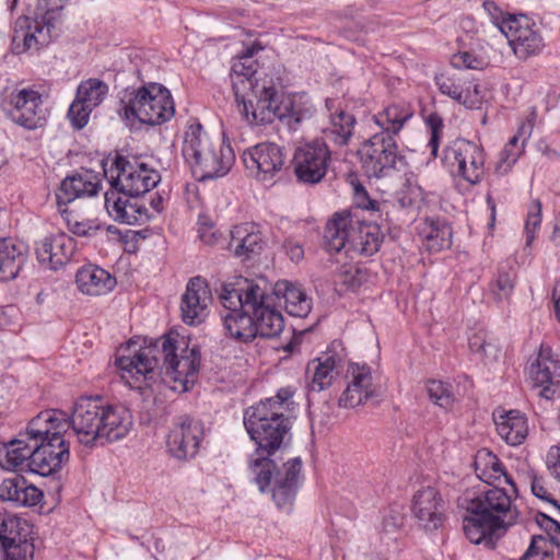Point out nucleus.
Segmentation results:
<instances>
[{
  "label": "nucleus",
  "mask_w": 560,
  "mask_h": 560,
  "mask_svg": "<svg viewBox=\"0 0 560 560\" xmlns=\"http://www.w3.org/2000/svg\"><path fill=\"white\" fill-rule=\"evenodd\" d=\"M475 470L480 480L491 485L501 477L505 478V482L512 486L514 492H517L516 485L511 476L504 469L502 462L488 450H481L475 458Z\"/></svg>",
  "instance_id": "obj_37"
},
{
  "label": "nucleus",
  "mask_w": 560,
  "mask_h": 560,
  "mask_svg": "<svg viewBox=\"0 0 560 560\" xmlns=\"http://www.w3.org/2000/svg\"><path fill=\"white\" fill-rule=\"evenodd\" d=\"M104 176L110 184L109 189H117L122 195L140 197L161 182L160 173L136 156L117 154L107 167L103 165Z\"/></svg>",
  "instance_id": "obj_10"
},
{
  "label": "nucleus",
  "mask_w": 560,
  "mask_h": 560,
  "mask_svg": "<svg viewBox=\"0 0 560 560\" xmlns=\"http://www.w3.org/2000/svg\"><path fill=\"white\" fill-rule=\"evenodd\" d=\"M266 246L267 240L255 223L245 222L231 230L229 249L241 261L256 259Z\"/></svg>",
  "instance_id": "obj_26"
},
{
  "label": "nucleus",
  "mask_w": 560,
  "mask_h": 560,
  "mask_svg": "<svg viewBox=\"0 0 560 560\" xmlns=\"http://www.w3.org/2000/svg\"><path fill=\"white\" fill-rule=\"evenodd\" d=\"M357 124L354 115L343 109H338L330 113L329 126L323 132L327 140L336 145H347L353 136V130Z\"/></svg>",
  "instance_id": "obj_38"
},
{
  "label": "nucleus",
  "mask_w": 560,
  "mask_h": 560,
  "mask_svg": "<svg viewBox=\"0 0 560 560\" xmlns=\"http://www.w3.org/2000/svg\"><path fill=\"white\" fill-rule=\"evenodd\" d=\"M199 237L203 244L211 246L218 243L220 235L209 226L199 230Z\"/></svg>",
  "instance_id": "obj_58"
},
{
  "label": "nucleus",
  "mask_w": 560,
  "mask_h": 560,
  "mask_svg": "<svg viewBox=\"0 0 560 560\" xmlns=\"http://www.w3.org/2000/svg\"><path fill=\"white\" fill-rule=\"evenodd\" d=\"M256 73L254 62L245 61L242 57L232 66V80L235 101L237 103L238 112L244 116L249 124L252 119L250 112H254L257 100H261V93L257 91L258 85H265L266 89H275L271 80H255L253 77Z\"/></svg>",
  "instance_id": "obj_16"
},
{
  "label": "nucleus",
  "mask_w": 560,
  "mask_h": 560,
  "mask_svg": "<svg viewBox=\"0 0 560 560\" xmlns=\"http://www.w3.org/2000/svg\"><path fill=\"white\" fill-rule=\"evenodd\" d=\"M551 241L560 244V226L558 224H556L553 228Z\"/></svg>",
  "instance_id": "obj_63"
},
{
  "label": "nucleus",
  "mask_w": 560,
  "mask_h": 560,
  "mask_svg": "<svg viewBox=\"0 0 560 560\" xmlns=\"http://www.w3.org/2000/svg\"><path fill=\"white\" fill-rule=\"evenodd\" d=\"M529 375L537 386H542L541 394L547 393L556 377H560V360L555 358L551 348L541 346L537 358L529 365Z\"/></svg>",
  "instance_id": "obj_34"
},
{
  "label": "nucleus",
  "mask_w": 560,
  "mask_h": 560,
  "mask_svg": "<svg viewBox=\"0 0 560 560\" xmlns=\"http://www.w3.org/2000/svg\"><path fill=\"white\" fill-rule=\"evenodd\" d=\"M425 387L428 396L433 404L444 409H450L454 405L456 398L451 384L438 380H429Z\"/></svg>",
  "instance_id": "obj_43"
},
{
  "label": "nucleus",
  "mask_w": 560,
  "mask_h": 560,
  "mask_svg": "<svg viewBox=\"0 0 560 560\" xmlns=\"http://www.w3.org/2000/svg\"><path fill=\"white\" fill-rule=\"evenodd\" d=\"M522 154V149H513L511 147L505 145L500 153V162L497 166V171L501 174L508 173L513 164L517 161V159Z\"/></svg>",
  "instance_id": "obj_53"
},
{
  "label": "nucleus",
  "mask_w": 560,
  "mask_h": 560,
  "mask_svg": "<svg viewBox=\"0 0 560 560\" xmlns=\"http://www.w3.org/2000/svg\"><path fill=\"white\" fill-rule=\"evenodd\" d=\"M257 290L253 289V280L241 278L235 283H224L220 293L223 311L220 313L226 335L231 338L250 342L257 338L254 320V305Z\"/></svg>",
  "instance_id": "obj_8"
},
{
  "label": "nucleus",
  "mask_w": 560,
  "mask_h": 560,
  "mask_svg": "<svg viewBox=\"0 0 560 560\" xmlns=\"http://www.w3.org/2000/svg\"><path fill=\"white\" fill-rule=\"evenodd\" d=\"M451 62L454 68L471 70H481L487 65L482 58L469 51H459L458 54H455Z\"/></svg>",
  "instance_id": "obj_49"
},
{
  "label": "nucleus",
  "mask_w": 560,
  "mask_h": 560,
  "mask_svg": "<svg viewBox=\"0 0 560 560\" xmlns=\"http://www.w3.org/2000/svg\"><path fill=\"white\" fill-rule=\"evenodd\" d=\"M499 435L511 445H520L526 439L528 427L526 418L518 410H510L495 419Z\"/></svg>",
  "instance_id": "obj_39"
},
{
  "label": "nucleus",
  "mask_w": 560,
  "mask_h": 560,
  "mask_svg": "<svg viewBox=\"0 0 560 560\" xmlns=\"http://www.w3.org/2000/svg\"><path fill=\"white\" fill-rule=\"evenodd\" d=\"M127 120L138 119L141 124L161 125L175 114L171 92L159 83H149L130 92L128 101H121L119 109Z\"/></svg>",
  "instance_id": "obj_9"
},
{
  "label": "nucleus",
  "mask_w": 560,
  "mask_h": 560,
  "mask_svg": "<svg viewBox=\"0 0 560 560\" xmlns=\"http://www.w3.org/2000/svg\"><path fill=\"white\" fill-rule=\"evenodd\" d=\"M291 387L278 389L276 396L260 400L244 410V427L256 448L248 460L254 481L261 490L269 485L278 451L291 441L292 423L285 411L293 405Z\"/></svg>",
  "instance_id": "obj_3"
},
{
  "label": "nucleus",
  "mask_w": 560,
  "mask_h": 560,
  "mask_svg": "<svg viewBox=\"0 0 560 560\" xmlns=\"http://www.w3.org/2000/svg\"><path fill=\"white\" fill-rule=\"evenodd\" d=\"M108 93V86L100 79H89L82 82L77 90V96L92 109L97 107Z\"/></svg>",
  "instance_id": "obj_42"
},
{
  "label": "nucleus",
  "mask_w": 560,
  "mask_h": 560,
  "mask_svg": "<svg viewBox=\"0 0 560 560\" xmlns=\"http://www.w3.org/2000/svg\"><path fill=\"white\" fill-rule=\"evenodd\" d=\"M485 161L482 147L466 139H456L443 150L442 162L450 173L472 185L481 180Z\"/></svg>",
  "instance_id": "obj_12"
},
{
  "label": "nucleus",
  "mask_w": 560,
  "mask_h": 560,
  "mask_svg": "<svg viewBox=\"0 0 560 560\" xmlns=\"http://www.w3.org/2000/svg\"><path fill=\"white\" fill-rule=\"evenodd\" d=\"M417 230L429 252H441L452 245V228L443 219L427 218L418 224Z\"/></svg>",
  "instance_id": "obj_33"
},
{
  "label": "nucleus",
  "mask_w": 560,
  "mask_h": 560,
  "mask_svg": "<svg viewBox=\"0 0 560 560\" xmlns=\"http://www.w3.org/2000/svg\"><path fill=\"white\" fill-rule=\"evenodd\" d=\"M78 289L89 295H102L110 292L116 287V279L105 269L86 265L75 273Z\"/></svg>",
  "instance_id": "obj_32"
},
{
  "label": "nucleus",
  "mask_w": 560,
  "mask_h": 560,
  "mask_svg": "<svg viewBox=\"0 0 560 560\" xmlns=\"http://www.w3.org/2000/svg\"><path fill=\"white\" fill-rule=\"evenodd\" d=\"M504 36L520 59H527L538 55L544 46V38L539 33L536 23L525 14H518L517 19H512Z\"/></svg>",
  "instance_id": "obj_19"
},
{
  "label": "nucleus",
  "mask_w": 560,
  "mask_h": 560,
  "mask_svg": "<svg viewBox=\"0 0 560 560\" xmlns=\"http://www.w3.org/2000/svg\"><path fill=\"white\" fill-rule=\"evenodd\" d=\"M342 283L347 287V289L355 290L360 287L361 282L357 279L355 275L347 271L342 276Z\"/></svg>",
  "instance_id": "obj_60"
},
{
  "label": "nucleus",
  "mask_w": 560,
  "mask_h": 560,
  "mask_svg": "<svg viewBox=\"0 0 560 560\" xmlns=\"http://www.w3.org/2000/svg\"><path fill=\"white\" fill-rule=\"evenodd\" d=\"M138 198L122 195L117 189H108L104 194L105 208L109 217L118 223L143 224L152 219V214Z\"/></svg>",
  "instance_id": "obj_23"
},
{
  "label": "nucleus",
  "mask_w": 560,
  "mask_h": 560,
  "mask_svg": "<svg viewBox=\"0 0 560 560\" xmlns=\"http://www.w3.org/2000/svg\"><path fill=\"white\" fill-rule=\"evenodd\" d=\"M535 211L529 212L525 222L526 246H530L535 240L536 230L541 223V203H535Z\"/></svg>",
  "instance_id": "obj_52"
},
{
  "label": "nucleus",
  "mask_w": 560,
  "mask_h": 560,
  "mask_svg": "<svg viewBox=\"0 0 560 560\" xmlns=\"http://www.w3.org/2000/svg\"><path fill=\"white\" fill-rule=\"evenodd\" d=\"M546 464L550 474L560 481V447H551Z\"/></svg>",
  "instance_id": "obj_54"
},
{
  "label": "nucleus",
  "mask_w": 560,
  "mask_h": 560,
  "mask_svg": "<svg viewBox=\"0 0 560 560\" xmlns=\"http://www.w3.org/2000/svg\"><path fill=\"white\" fill-rule=\"evenodd\" d=\"M211 301L208 282L199 276L191 278L180 299L182 320L190 326L203 323L209 314Z\"/></svg>",
  "instance_id": "obj_21"
},
{
  "label": "nucleus",
  "mask_w": 560,
  "mask_h": 560,
  "mask_svg": "<svg viewBox=\"0 0 560 560\" xmlns=\"http://www.w3.org/2000/svg\"><path fill=\"white\" fill-rule=\"evenodd\" d=\"M35 252L42 266L58 270L73 256L75 241L63 232L49 234L36 243Z\"/></svg>",
  "instance_id": "obj_25"
},
{
  "label": "nucleus",
  "mask_w": 560,
  "mask_h": 560,
  "mask_svg": "<svg viewBox=\"0 0 560 560\" xmlns=\"http://www.w3.org/2000/svg\"><path fill=\"white\" fill-rule=\"evenodd\" d=\"M499 353H500L499 347L495 343H493L487 339L485 347H483L481 353L479 354V357H480V359H482L485 361H495L499 358Z\"/></svg>",
  "instance_id": "obj_57"
},
{
  "label": "nucleus",
  "mask_w": 560,
  "mask_h": 560,
  "mask_svg": "<svg viewBox=\"0 0 560 560\" xmlns=\"http://www.w3.org/2000/svg\"><path fill=\"white\" fill-rule=\"evenodd\" d=\"M463 530L470 542L493 549L506 530L516 524L520 512L503 488L492 487L466 499Z\"/></svg>",
  "instance_id": "obj_5"
},
{
  "label": "nucleus",
  "mask_w": 560,
  "mask_h": 560,
  "mask_svg": "<svg viewBox=\"0 0 560 560\" xmlns=\"http://www.w3.org/2000/svg\"><path fill=\"white\" fill-rule=\"evenodd\" d=\"M537 522L541 527L545 528V530L550 536V539L548 540L549 545L553 544L559 547L560 546V523L542 512H538Z\"/></svg>",
  "instance_id": "obj_51"
},
{
  "label": "nucleus",
  "mask_w": 560,
  "mask_h": 560,
  "mask_svg": "<svg viewBox=\"0 0 560 560\" xmlns=\"http://www.w3.org/2000/svg\"><path fill=\"white\" fill-rule=\"evenodd\" d=\"M516 280V270L509 264H500L497 271V277L492 283V292L498 300H506L511 296Z\"/></svg>",
  "instance_id": "obj_41"
},
{
  "label": "nucleus",
  "mask_w": 560,
  "mask_h": 560,
  "mask_svg": "<svg viewBox=\"0 0 560 560\" xmlns=\"http://www.w3.org/2000/svg\"><path fill=\"white\" fill-rule=\"evenodd\" d=\"M549 541L542 535H535L521 560H553V553L548 550Z\"/></svg>",
  "instance_id": "obj_44"
},
{
  "label": "nucleus",
  "mask_w": 560,
  "mask_h": 560,
  "mask_svg": "<svg viewBox=\"0 0 560 560\" xmlns=\"http://www.w3.org/2000/svg\"><path fill=\"white\" fill-rule=\"evenodd\" d=\"M273 293L278 299L284 300V307L289 315L305 317L311 312V299L300 285L287 280L278 281L275 285Z\"/></svg>",
  "instance_id": "obj_36"
},
{
  "label": "nucleus",
  "mask_w": 560,
  "mask_h": 560,
  "mask_svg": "<svg viewBox=\"0 0 560 560\" xmlns=\"http://www.w3.org/2000/svg\"><path fill=\"white\" fill-rule=\"evenodd\" d=\"M341 342L335 340L328 350L319 358L312 360L306 368V375L310 378L308 390L319 393L328 388L335 377L340 373L343 365V358L337 352Z\"/></svg>",
  "instance_id": "obj_22"
},
{
  "label": "nucleus",
  "mask_w": 560,
  "mask_h": 560,
  "mask_svg": "<svg viewBox=\"0 0 560 560\" xmlns=\"http://www.w3.org/2000/svg\"><path fill=\"white\" fill-rule=\"evenodd\" d=\"M348 373L351 382L341 394L338 405L343 408H354L368 401L373 395L371 369L366 364H351Z\"/></svg>",
  "instance_id": "obj_29"
},
{
  "label": "nucleus",
  "mask_w": 560,
  "mask_h": 560,
  "mask_svg": "<svg viewBox=\"0 0 560 560\" xmlns=\"http://www.w3.org/2000/svg\"><path fill=\"white\" fill-rule=\"evenodd\" d=\"M92 110L93 109L86 103H84V101L75 96V100L69 107L68 118L75 129H82L86 126Z\"/></svg>",
  "instance_id": "obj_46"
},
{
  "label": "nucleus",
  "mask_w": 560,
  "mask_h": 560,
  "mask_svg": "<svg viewBox=\"0 0 560 560\" xmlns=\"http://www.w3.org/2000/svg\"><path fill=\"white\" fill-rule=\"evenodd\" d=\"M135 346L136 342L129 341L116 355V365L130 387L141 388L142 384L149 386L156 375L161 361L164 375L174 383H179L184 392L189 390L195 384L201 354L196 346L189 348L184 337L170 332L151 340L138 351L131 350Z\"/></svg>",
  "instance_id": "obj_2"
},
{
  "label": "nucleus",
  "mask_w": 560,
  "mask_h": 560,
  "mask_svg": "<svg viewBox=\"0 0 560 560\" xmlns=\"http://www.w3.org/2000/svg\"><path fill=\"white\" fill-rule=\"evenodd\" d=\"M26 246L11 238L0 240V281L16 278L26 260Z\"/></svg>",
  "instance_id": "obj_35"
},
{
  "label": "nucleus",
  "mask_w": 560,
  "mask_h": 560,
  "mask_svg": "<svg viewBox=\"0 0 560 560\" xmlns=\"http://www.w3.org/2000/svg\"><path fill=\"white\" fill-rule=\"evenodd\" d=\"M487 203L488 206L490 207L491 209V218L492 220H494V215H495V203H494V200L491 196H487Z\"/></svg>",
  "instance_id": "obj_64"
},
{
  "label": "nucleus",
  "mask_w": 560,
  "mask_h": 560,
  "mask_svg": "<svg viewBox=\"0 0 560 560\" xmlns=\"http://www.w3.org/2000/svg\"><path fill=\"white\" fill-rule=\"evenodd\" d=\"M529 478L532 493L536 498L546 501L556 506L558 510H560V504L558 503V501L547 491L545 487V479L541 476L535 474L534 471H530Z\"/></svg>",
  "instance_id": "obj_50"
},
{
  "label": "nucleus",
  "mask_w": 560,
  "mask_h": 560,
  "mask_svg": "<svg viewBox=\"0 0 560 560\" xmlns=\"http://www.w3.org/2000/svg\"><path fill=\"white\" fill-rule=\"evenodd\" d=\"M102 188V180L98 174L83 170L72 175H68L56 191V200L60 213H66L67 209H62L71 201L78 198L96 196Z\"/></svg>",
  "instance_id": "obj_24"
},
{
  "label": "nucleus",
  "mask_w": 560,
  "mask_h": 560,
  "mask_svg": "<svg viewBox=\"0 0 560 560\" xmlns=\"http://www.w3.org/2000/svg\"><path fill=\"white\" fill-rule=\"evenodd\" d=\"M354 200L359 209L371 211L374 222H365L355 211L336 212L325 226L324 248L328 253L343 249L350 257L352 253L370 257L378 252L383 243L378 220H387L389 203L371 199L362 185L354 187Z\"/></svg>",
  "instance_id": "obj_4"
},
{
  "label": "nucleus",
  "mask_w": 560,
  "mask_h": 560,
  "mask_svg": "<svg viewBox=\"0 0 560 560\" xmlns=\"http://www.w3.org/2000/svg\"><path fill=\"white\" fill-rule=\"evenodd\" d=\"M0 106L7 118L28 130L40 128L46 120L42 95L33 89L13 91Z\"/></svg>",
  "instance_id": "obj_15"
},
{
  "label": "nucleus",
  "mask_w": 560,
  "mask_h": 560,
  "mask_svg": "<svg viewBox=\"0 0 560 560\" xmlns=\"http://www.w3.org/2000/svg\"><path fill=\"white\" fill-rule=\"evenodd\" d=\"M257 91L262 93V98L257 100L254 112H250L252 125H268L276 118L287 120L290 129L296 130L299 126L314 117L316 109L308 102L290 100L284 97L276 88L266 89L258 85Z\"/></svg>",
  "instance_id": "obj_11"
},
{
  "label": "nucleus",
  "mask_w": 560,
  "mask_h": 560,
  "mask_svg": "<svg viewBox=\"0 0 560 560\" xmlns=\"http://www.w3.org/2000/svg\"><path fill=\"white\" fill-rule=\"evenodd\" d=\"M133 424L130 410L124 405L109 404L102 396H82L73 406L71 417L49 409L28 422V434L35 441L27 471L57 480L69 462L70 446L63 433L71 428L80 444L88 447L124 439Z\"/></svg>",
  "instance_id": "obj_1"
},
{
  "label": "nucleus",
  "mask_w": 560,
  "mask_h": 560,
  "mask_svg": "<svg viewBox=\"0 0 560 560\" xmlns=\"http://www.w3.org/2000/svg\"><path fill=\"white\" fill-rule=\"evenodd\" d=\"M255 54V48L254 47H250V48H246L245 52L241 56L245 61H248V62H254L252 60V57L254 56Z\"/></svg>",
  "instance_id": "obj_62"
},
{
  "label": "nucleus",
  "mask_w": 560,
  "mask_h": 560,
  "mask_svg": "<svg viewBox=\"0 0 560 560\" xmlns=\"http://www.w3.org/2000/svg\"><path fill=\"white\" fill-rule=\"evenodd\" d=\"M242 160L246 170L261 182L272 179L284 164L282 148L271 142H261L244 151Z\"/></svg>",
  "instance_id": "obj_20"
},
{
  "label": "nucleus",
  "mask_w": 560,
  "mask_h": 560,
  "mask_svg": "<svg viewBox=\"0 0 560 560\" xmlns=\"http://www.w3.org/2000/svg\"><path fill=\"white\" fill-rule=\"evenodd\" d=\"M486 341H487V334L486 332L479 331V332L474 334L469 338V349H470V351L476 353V354H480L482 349H483V347H485Z\"/></svg>",
  "instance_id": "obj_56"
},
{
  "label": "nucleus",
  "mask_w": 560,
  "mask_h": 560,
  "mask_svg": "<svg viewBox=\"0 0 560 560\" xmlns=\"http://www.w3.org/2000/svg\"><path fill=\"white\" fill-rule=\"evenodd\" d=\"M331 151L325 140L315 139L298 147L292 159L296 180L304 185L320 183L328 171Z\"/></svg>",
  "instance_id": "obj_14"
},
{
  "label": "nucleus",
  "mask_w": 560,
  "mask_h": 560,
  "mask_svg": "<svg viewBox=\"0 0 560 560\" xmlns=\"http://www.w3.org/2000/svg\"><path fill=\"white\" fill-rule=\"evenodd\" d=\"M522 133H523V128L518 131L517 135L513 136L505 145L511 147L515 150L522 149V151H523L524 144H525V139H523L521 145H518L520 137Z\"/></svg>",
  "instance_id": "obj_61"
},
{
  "label": "nucleus",
  "mask_w": 560,
  "mask_h": 560,
  "mask_svg": "<svg viewBox=\"0 0 560 560\" xmlns=\"http://www.w3.org/2000/svg\"><path fill=\"white\" fill-rule=\"evenodd\" d=\"M483 9L489 14L491 22L500 30L503 35L506 33L505 26H509L510 21L512 19L518 18V14L504 12L494 1H485Z\"/></svg>",
  "instance_id": "obj_47"
},
{
  "label": "nucleus",
  "mask_w": 560,
  "mask_h": 560,
  "mask_svg": "<svg viewBox=\"0 0 560 560\" xmlns=\"http://www.w3.org/2000/svg\"><path fill=\"white\" fill-rule=\"evenodd\" d=\"M30 533L26 521L15 515H0V544L4 560H33L35 546L28 538Z\"/></svg>",
  "instance_id": "obj_18"
},
{
  "label": "nucleus",
  "mask_w": 560,
  "mask_h": 560,
  "mask_svg": "<svg viewBox=\"0 0 560 560\" xmlns=\"http://www.w3.org/2000/svg\"><path fill=\"white\" fill-rule=\"evenodd\" d=\"M253 289L257 290L256 304L254 305L257 337L264 339L276 338L284 328L283 315L273 306V299L267 294L265 289L254 281Z\"/></svg>",
  "instance_id": "obj_27"
},
{
  "label": "nucleus",
  "mask_w": 560,
  "mask_h": 560,
  "mask_svg": "<svg viewBox=\"0 0 560 560\" xmlns=\"http://www.w3.org/2000/svg\"><path fill=\"white\" fill-rule=\"evenodd\" d=\"M165 201L166 199L161 194L155 192L150 199L151 209L156 213H162Z\"/></svg>",
  "instance_id": "obj_59"
},
{
  "label": "nucleus",
  "mask_w": 560,
  "mask_h": 560,
  "mask_svg": "<svg viewBox=\"0 0 560 560\" xmlns=\"http://www.w3.org/2000/svg\"><path fill=\"white\" fill-rule=\"evenodd\" d=\"M412 115L410 107L405 104H392L374 115L381 131L365 140L358 150L368 177L388 176L398 163L404 162L405 156L398 151L396 137Z\"/></svg>",
  "instance_id": "obj_6"
},
{
  "label": "nucleus",
  "mask_w": 560,
  "mask_h": 560,
  "mask_svg": "<svg viewBox=\"0 0 560 560\" xmlns=\"http://www.w3.org/2000/svg\"><path fill=\"white\" fill-rule=\"evenodd\" d=\"M425 125L430 130V138L428 141V148L431 150V158L435 159L438 156L442 130H443V119L438 113H431L425 118Z\"/></svg>",
  "instance_id": "obj_45"
},
{
  "label": "nucleus",
  "mask_w": 560,
  "mask_h": 560,
  "mask_svg": "<svg viewBox=\"0 0 560 560\" xmlns=\"http://www.w3.org/2000/svg\"><path fill=\"white\" fill-rule=\"evenodd\" d=\"M302 459L301 457L290 458L280 468L275 462L270 482L261 493L270 492L271 499L277 509L285 514L293 511L298 491L302 485Z\"/></svg>",
  "instance_id": "obj_13"
},
{
  "label": "nucleus",
  "mask_w": 560,
  "mask_h": 560,
  "mask_svg": "<svg viewBox=\"0 0 560 560\" xmlns=\"http://www.w3.org/2000/svg\"><path fill=\"white\" fill-rule=\"evenodd\" d=\"M283 247L285 249V253L288 254V256L290 257V259L292 261L298 262L303 259L304 249H303L302 245L299 244L298 242H294L292 240H287L283 243Z\"/></svg>",
  "instance_id": "obj_55"
},
{
  "label": "nucleus",
  "mask_w": 560,
  "mask_h": 560,
  "mask_svg": "<svg viewBox=\"0 0 560 560\" xmlns=\"http://www.w3.org/2000/svg\"><path fill=\"white\" fill-rule=\"evenodd\" d=\"M202 439L203 425L200 421L188 416L177 417L167 434V452L178 460H190L198 454Z\"/></svg>",
  "instance_id": "obj_17"
},
{
  "label": "nucleus",
  "mask_w": 560,
  "mask_h": 560,
  "mask_svg": "<svg viewBox=\"0 0 560 560\" xmlns=\"http://www.w3.org/2000/svg\"><path fill=\"white\" fill-rule=\"evenodd\" d=\"M182 153L199 182L226 175L235 161L233 149L213 142L199 122L191 124L185 131Z\"/></svg>",
  "instance_id": "obj_7"
},
{
  "label": "nucleus",
  "mask_w": 560,
  "mask_h": 560,
  "mask_svg": "<svg viewBox=\"0 0 560 560\" xmlns=\"http://www.w3.org/2000/svg\"><path fill=\"white\" fill-rule=\"evenodd\" d=\"M412 511L419 525L425 530H435L442 525V499L432 487L423 488L415 494Z\"/></svg>",
  "instance_id": "obj_28"
},
{
  "label": "nucleus",
  "mask_w": 560,
  "mask_h": 560,
  "mask_svg": "<svg viewBox=\"0 0 560 560\" xmlns=\"http://www.w3.org/2000/svg\"><path fill=\"white\" fill-rule=\"evenodd\" d=\"M42 499L43 492L22 476L5 478L0 485V500L13 506H35Z\"/></svg>",
  "instance_id": "obj_31"
},
{
  "label": "nucleus",
  "mask_w": 560,
  "mask_h": 560,
  "mask_svg": "<svg viewBox=\"0 0 560 560\" xmlns=\"http://www.w3.org/2000/svg\"><path fill=\"white\" fill-rule=\"evenodd\" d=\"M28 425L18 438L9 441L0 447V466L7 470H26L27 462L32 460L35 441L31 440Z\"/></svg>",
  "instance_id": "obj_30"
},
{
  "label": "nucleus",
  "mask_w": 560,
  "mask_h": 560,
  "mask_svg": "<svg viewBox=\"0 0 560 560\" xmlns=\"http://www.w3.org/2000/svg\"><path fill=\"white\" fill-rule=\"evenodd\" d=\"M61 214L65 217L69 231L77 236H92L100 229V226L91 220H75L68 211Z\"/></svg>",
  "instance_id": "obj_48"
},
{
  "label": "nucleus",
  "mask_w": 560,
  "mask_h": 560,
  "mask_svg": "<svg viewBox=\"0 0 560 560\" xmlns=\"http://www.w3.org/2000/svg\"><path fill=\"white\" fill-rule=\"evenodd\" d=\"M434 81L442 94L447 95L457 103L468 108H474L477 105V100L470 97L469 86L465 88V82L462 79L441 73L435 75Z\"/></svg>",
  "instance_id": "obj_40"
}]
</instances>
